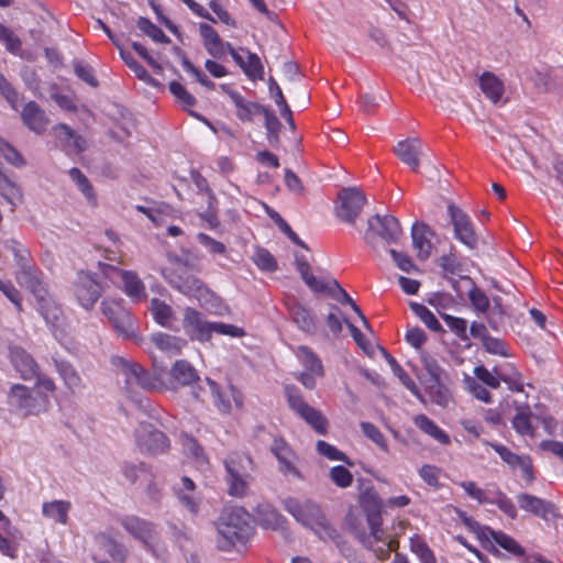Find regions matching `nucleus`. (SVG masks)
Here are the masks:
<instances>
[{
    "label": "nucleus",
    "instance_id": "aec40b11",
    "mask_svg": "<svg viewBox=\"0 0 563 563\" xmlns=\"http://www.w3.org/2000/svg\"><path fill=\"white\" fill-rule=\"evenodd\" d=\"M271 451L278 460L279 471L283 474L292 475L298 479L303 478L302 474L295 465L297 459L296 453L283 438L278 437L273 440Z\"/></svg>",
    "mask_w": 563,
    "mask_h": 563
},
{
    "label": "nucleus",
    "instance_id": "393cba45",
    "mask_svg": "<svg viewBox=\"0 0 563 563\" xmlns=\"http://www.w3.org/2000/svg\"><path fill=\"white\" fill-rule=\"evenodd\" d=\"M517 500L520 509L537 517L548 519L550 516H555L554 505L545 499L522 493L517 496Z\"/></svg>",
    "mask_w": 563,
    "mask_h": 563
},
{
    "label": "nucleus",
    "instance_id": "bf43d9fd",
    "mask_svg": "<svg viewBox=\"0 0 563 563\" xmlns=\"http://www.w3.org/2000/svg\"><path fill=\"white\" fill-rule=\"evenodd\" d=\"M468 299L476 312L485 314L489 310L492 300L487 297L485 291L477 286H473L468 290Z\"/></svg>",
    "mask_w": 563,
    "mask_h": 563
},
{
    "label": "nucleus",
    "instance_id": "69168bd1",
    "mask_svg": "<svg viewBox=\"0 0 563 563\" xmlns=\"http://www.w3.org/2000/svg\"><path fill=\"white\" fill-rule=\"evenodd\" d=\"M0 43H2L7 51L10 53H18L21 49V40L14 34V32L0 23Z\"/></svg>",
    "mask_w": 563,
    "mask_h": 563
},
{
    "label": "nucleus",
    "instance_id": "0e129e2a",
    "mask_svg": "<svg viewBox=\"0 0 563 563\" xmlns=\"http://www.w3.org/2000/svg\"><path fill=\"white\" fill-rule=\"evenodd\" d=\"M440 317L445 322L450 331H452L459 339H467V321L464 318L454 317L448 313H440Z\"/></svg>",
    "mask_w": 563,
    "mask_h": 563
},
{
    "label": "nucleus",
    "instance_id": "39448f33",
    "mask_svg": "<svg viewBox=\"0 0 563 563\" xmlns=\"http://www.w3.org/2000/svg\"><path fill=\"white\" fill-rule=\"evenodd\" d=\"M111 362L112 365L120 369V373L124 377V390L129 397L132 398L135 387L145 391L159 389V378L151 374L150 371L140 363L122 356H114Z\"/></svg>",
    "mask_w": 563,
    "mask_h": 563
},
{
    "label": "nucleus",
    "instance_id": "58836bf2",
    "mask_svg": "<svg viewBox=\"0 0 563 563\" xmlns=\"http://www.w3.org/2000/svg\"><path fill=\"white\" fill-rule=\"evenodd\" d=\"M122 474L131 484L136 483L140 476H143L148 482V494L154 498L153 475L144 463L125 462L122 465Z\"/></svg>",
    "mask_w": 563,
    "mask_h": 563
},
{
    "label": "nucleus",
    "instance_id": "6e6552de",
    "mask_svg": "<svg viewBox=\"0 0 563 563\" xmlns=\"http://www.w3.org/2000/svg\"><path fill=\"white\" fill-rule=\"evenodd\" d=\"M401 236L402 229L399 220L395 216L375 214L367 220V229L364 239L373 249H376L378 239L387 244H393L397 243Z\"/></svg>",
    "mask_w": 563,
    "mask_h": 563
},
{
    "label": "nucleus",
    "instance_id": "473e14b6",
    "mask_svg": "<svg viewBox=\"0 0 563 563\" xmlns=\"http://www.w3.org/2000/svg\"><path fill=\"white\" fill-rule=\"evenodd\" d=\"M413 423L421 432L428 434L440 444L449 445L451 443L449 434L428 416L423 413L415 416Z\"/></svg>",
    "mask_w": 563,
    "mask_h": 563
},
{
    "label": "nucleus",
    "instance_id": "cd10ccee",
    "mask_svg": "<svg viewBox=\"0 0 563 563\" xmlns=\"http://www.w3.org/2000/svg\"><path fill=\"white\" fill-rule=\"evenodd\" d=\"M433 233L430 228L422 223L416 222L411 228L412 246L417 251L420 260H427L432 252L431 238Z\"/></svg>",
    "mask_w": 563,
    "mask_h": 563
},
{
    "label": "nucleus",
    "instance_id": "a18cd8bd",
    "mask_svg": "<svg viewBox=\"0 0 563 563\" xmlns=\"http://www.w3.org/2000/svg\"><path fill=\"white\" fill-rule=\"evenodd\" d=\"M531 418L532 412L529 406L519 408L512 419V428L520 435L534 437V428Z\"/></svg>",
    "mask_w": 563,
    "mask_h": 563
},
{
    "label": "nucleus",
    "instance_id": "f3484780",
    "mask_svg": "<svg viewBox=\"0 0 563 563\" xmlns=\"http://www.w3.org/2000/svg\"><path fill=\"white\" fill-rule=\"evenodd\" d=\"M103 273H114L122 280V290L132 301H141L146 299V287L139 274L134 271L121 269L112 265H104Z\"/></svg>",
    "mask_w": 563,
    "mask_h": 563
},
{
    "label": "nucleus",
    "instance_id": "a878e982",
    "mask_svg": "<svg viewBox=\"0 0 563 563\" xmlns=\"http://www.w3.org/2000/svg\"><path fill=\"white\" fill-rule=\"evenodd\" d=\"M395 154L397 157L408 166L412 168V170L417 172L419 169L420 159L419 156L421 154V142L419 139L409 137L402 141H399L395 146Z\"/></svg>",
    "mask_w": 563,
    "mask_h": 563
},
{
    "label": "nucleus",
    "instance_id": "dca6fc26",
    "mask_svg": "<svg viewBox=\"0 0 563 563\" xmlns=\"http://www.w3.org/2000/svg\"><path fill=\"white\" fill-rule=\"evenodd\" d=\"M183 328L191 341L207 342L211 339L212 322L205 320L202 313L195 308L184 310Z\"/></svg>",
    "mask_w": 563,
    "mask_h": 563
},
{
    "label": "nucleus",
    "instance_id": "49530a36",
    "mask_svg": "<svg viewBox=\"0 0 563 563\" xmlns=\"http://www.w3.org/2000/svg\"><path fill=\"white\" fill-rule=\"evenodd\" d=\"M183 487L176 490V495L179 501L194 515H196L199 510V503L194 498V496L188 493H192L195 490V483L191 478L184 476L181 478Z\"/></svg>",
    "mask_w": 563,
    "mask_h": 563
},
{
    "label": "nucleus",
    "instance_id": "20e7f679",
    "mask_svg": "<svg viewBox=\"0 0 563 563\" xmlns=\"http://www.w3.org/2000/svg\"><path fill=\"white\" fill-rule=\"evenodd\" d=\"M360 507L366 517V521L368 528L371 530V536H367L365 532L357 533L358 540L366 548H372L374 541L380 542L385 539V531L383 529V518H382V508L383 501L379 497L378 493L374 488H366L360 494L358 498Z\"/></svg>",
    "mask_w": 563,
    "mask_h": 563
},
{
    "label": "nucleus",
    "instance_id": "72a5a7b5",
    "mask_svg": "<svg viewBox=\"0 0 563 563\" xmlns=\"http://www.w3.org/2000/svg\"><path fill=\"white\" fill-rule=\"evenodd\" d=\"M170 377L181 386L192 385L200 379L196 368L186 360H177L173 364Z\"/></svg>",
    "mask_w": 563,
    "mask_h": 563
},
{
    "label": "nucleus",
    "instance_id": "ddd939ff",
    "mask_svg": "<svg viewBox=\"0 0 563 563\" xmlns=\"http://www.w3.org/2000/svg\"><path fill=\"white\" fill-rule=\"evenodd\" d=\"M101 284L89 273L79 272L74 283V292L78 303L85 310H91L102 295Z\"/></svg>",
    "mask_w": 563,
    "mask_h": 563
},
{
    "label": "nucleus",
    "instance_id": "ea45409f",
    "mask_svg": "<svg viewBox=\"0 0 563 563\" xmlns=\"http://www.w3.org/2000/svg\"><path fill=\"white\" fill-rule=\"evenodd\" d=\"M485 317L493 330L498 331L504 327L509 314L499 296L493 297L489 310L485 313Z\"/></svg>",
    "mask_w": 563,
    "mask_h": 563
},
{
    "label": "nucleus",
    "instance_id": "c85d7f7f",
    "mask_svg": "<svg viewBox=\"0 0 563 563\" xmlns=\"http://www.w3.org/2000/svg\"><path fill=\"white\" fill-rule=\"evenodd\" d=\"M95 542L111 556L117 563H125L129 551L126 547L117 541L107 532H98L95 534Z\"/></svg>",
    "mask_w": 563,
    "mask_h": 563
},
{
    "label": "nucleus",
    "instance_id": "c9c22d12",
    "mask_svg": "<svg viewBox=\"0 0 563 563\" xmlns=\"http://www.w3.org/2000/svg\"><path fill=\"white\" fill-rule=\"evenodd\" d=\"M228 472L227 482L229 485V494L235 497H242L246 493L247 484L243 474L236 468V460L230 457L225 461Z\"/></svg>",
    "mask_w": 563,
    "mask_h": 563
},
{
    "label": "nucleus",
    "instance_id": "6e6d98bb",
    "mask_svg": "<svg viewBox=\"0 0 563 563\" xmlns=\"http://www.w3.org/2000/svg\"><path fill=\"white\" fill-rule=\"evenodd\" d=\"M0 156L14 167H23L25 159L21 153L2 136H0Z\"/></svg>",
    "mask_w": 563,
    "mask_h": 563
},
{
    "label": "nucleus",
    "instance_id": "b1692460",
    "mask_svg": "<svg viewBox=\"0 0 563 563\" xmlns=\"http://www.w3.org/2000/svg\"><path fill=\"white\" fill-rule=\"evenodd\" d=\"M54 367L65 387L75 394L85 388V383L76 367L67 360L53 356Z\"/></svg>",
    "mask_w": 563,
    "mask_h": 563
},
{
    "label": "nucleus",
    "instance_id": "bb28decb",
    "mask_svg": "<svg viewBox=\"0 0 563 563\" xmlns=\"http://www.w3.org/2000/svg\"><path fill=\"white\" fill-rule=\"evenodd\" d=\"M227 92L235 107L238 119L242 122H252L255 115H261L264 111V106L245 99L240 92L230 89Z\"/></svg>",
    "mask_w": 563,
    "mask_h": 563
},
{
    "label": "nucleus",
    "instance_id": "774afa93",
    "mask_svg": "<svg viewBox=\"0 0 563 563\" xmlns=\"http://www.w3.org/2000/svg\"><path fill=\"white\" fill-rule=\"evenodd\" d=\"M0 93L8 101L10 107L16 111L20 102V93L2 74H0Z\"/></svg>",
    "mask_w": 563,
    "mask_h": 563
},
{
    "label": "nucleus",
    "instance_id": "423d86ee",
    "mask_svg": "<svg viewBox=\"0 0 563 563\" xmlns=\"http://www.w3.org/2000/svg\"><path fill=\"white\" fill-rule=\"evenodd\" d=\"M8 404L16 412L24 417L38 416L46 412L51 406L49 397L37 390L34 391L26 385L14 384L8 393Z\"/></svg>",
    "mask_w": 563,
    "mask_h": 563
},
{
    "label": "nucleus",
    "instance_id": "f03ea898",
    "mask_svg": "<svg viewBox=\"0 0 563 563\" xmlns=\"http://www.w3.org/2000/svg\"><path fill=\"white\" fill-rule=\"evenodd\" d=\"M284 508L296 521L309 528L320 540L336 545L341 543V533L314 501L309 499L300 501L290 497L284 500Z\"/></svg>",
    "mask_w": 563,
    "mask_h": 563
},
{
    "label": "nucleus",
    "instance_id": "2f4dec72",
    "mask_svg": "<svg viewBox=\"0 0 563 563\" xmlns=\"http://www.w3.org/2000/svg\"><path fill=\"white\" fill-rule=\"evenodd\" d=\"M169 91L177 100H179L183 103L184 108L189 113V115L203 122L208 126H211V123L206 117L190 109L197 103V100L180 82L170 81Z\"/></svg>",
    "mask_w": 563,
    "mask_h": 563
},
{
    "label": "nucleus",
    "instance_id": "3c124183",
    "mask_svg": "<svg viewBox=\"0 0 563 563\" xmlns=\"http://www.w3.org/2000/svg\"><path fill=\"white\" fill-rule=\"evenodd\" d=\"M151 312L155 322L162 327H167L173 317L172 307L158 298L151 300Z\"/></svg>",
    "mask_w": 563,
    "mask_h": 563
},
{
    "label": "nucleus",
    "instance_id": "79ce46f5",
    "mask_svg": "<svg viewBox=\"0 0 563 563\" xmlns=\"http://www.w3.org/2000/svg\"><path fill=\"white\" fill-rule=\"evenodd\" d=\"M257 518L261 527L276 530L285 523V518L269 505H261L257 508Z\"/></svg>",
    "mask_w": 563,
    "mask_h": 563
},
{
    "label": "nucleus",
    "instance_id": "864d4df0",
    "mask_svg": "<svg viewBox=\"0 0 563 563\" xmlns=\"http://www.w3.org/2000/svg\"><path fill=\"white\" fill-rule=\"evenodd\" d=\"M411 310L432 331H442V327L433 312L429 310L424 305L418 302L410 303Z\"/></svg>",
    "mask_w": 563,
    "mask_h": 563
},
{
    "label": "nucleus",
    "instance_id": "f704fd0d",
    "mask_svg": "<svg viewBox=\"0 0 563 563\" xmlns=\"http://www.w3.org/2000/svg\"><path fill=\"white\" fill-rule=\"evenodd\" d=\"M289 312L292 321L306 333H317L318 325L317 320L312 316L309 309L303 307L301 303L295 302L290 306Z\"/></svg>",
    "mask_w": 563,
    "mask_h": 563
},
{
    "label": "nucleus",
    "instance_id": "5fc2aeb1",
    "mask_svg": "<svg viewBox=\"0 0 563 563\" xmlns=\"http://www.w3.org/2000/svg\"><path fill=\"white\" fill-rule=\"evenodd\" d=\"M243 73L253 81L264 78V66L261 58L255 53L247 52V59L245 60Z\"/></svg>",
    "mask_w": 563,
    "mask_h": 563
},
{
    "label": "nucleus",
    "instance_id": "4468645a",
    "mask_svg": "<svg viewBox=\"0 0 563 563\" xmlns=\"http://www.w3.org/2000/svg\"><path fill=\"white\" fill-rule=\"evenodd\" d=\"M448 212L453 225L454 238L473 250L477 246V235L471 218L454 203L448 206Z\"/></svg>",
    "mask_w": 563,
    "mask_h": 563
},
{
    "label": "nucleus",
    "instance_id": "9d476101",
    "mask_svg": "<svg viewBox=\"0 0 563 563\" xmlns=\"http://www.w3.org/2000/svg\"><path fill=\"white\" fill-rule=\"evenodd\" d=\"M101 310L120 335L137 339L135 322L122 300L104 299L101 302Z\"/></svg>",
    "mask_w": 563,
    "mask_h": 563
},
{
    "label": "nucleus",
    "instance_id": "de8ad7c7",
    "mask_svg": "<svg viewBox=\"0 0 563 563\" xmlns=\"http://www.w3.org/2000/svg\"><path fill=\"white\" fill-rule=\"evenodd\" d=\"M386 360L391 368V372L395 376L399 378V380L402 383V385L411 391L415 396H417L419 399H422V396L419 391V388L415 380L408 375V373L402 368V366L397 362V360L385 352Z\"/></svg>",
    "mask_w": 563,
    "mask_h": 563
},
{
    "label": "nucleus",
    "instance_id": "e2e57ef3",
    "mask_svg": "<svg viewBox=\"0 0 563 563\" xmlns=\"http://www.w3.org/2000/svg\"><path fill=\"white\" fill-rule=\"evenodd\" d=\"M361 429L365 437L371 439L380 450L388 452V442L382 431L372 422H361Z\"/></svg>",
    "mask_w": 563,
    "mask_h": 563
},
{
    "label": "nucleus",
    "instance_id": "603ef678",
    "mask_svg": "<svg viewBox=\"0 0 563 563\" xmlns=\"http://www.w3.org/2000/svg\"><path fill=\"white\" fill-rule=\"evenodd\" d=\"M137 27L157 43H169V37L163 32L161 27L154 24L150 19L141 16L136 21Z\"/></svg>",
    "mask_w": 563,
    "mask_h": 563
},
{
    "label": "nucleus",
    "instance_id": "2eb2a0df",
    "mask_svg": "<svg viewBox=\"0 0 563 563\" xmlns=\"http://www.w3.org/2000/svg\"><path fill=\"white\" fill-rule=\"evenodd\" d=\"M340 205L336 216L342 221L353 224L366 203L365 194L357 188H343L339 194Z\"/></svg>",
    "mask_w": 563,
    "mask_h": 563
},
{
    "label": "nucleus",
    "instance_id": "6ab92c4d",
    "mask_svg": "<svg viewBox=\"0 0 563 563\" xmlns=\"http://www.w3.org/2000/svg\"><path fill=\"white\" fill-rule=\"evenodd\" d=\"M55 139L66 154H81L87 148L86 140L66 123H57L52 129Z\"/></svg>",
    "mask_w": 563,
    "mask_h": 563
},
{
    "label": "nucleus",
    "instance_id": "c03bdc74",
    "mask_svg": "<svg viewBox=\"0 0 563 563\" xmlns=\"http://www.w3.org/2000/svg\"><path fill=\"white\" fill-rule=\"evenodd\" d=\"M174 287L177 288L180 292L187 296L196 297L199 300L203 294H210L209 289L203 285V283L195 276L179 278V280L174 284Z\"/></svg>",
    "mask_w": 563,
    "mask_h": 563
},
{
    "label": "nucleus",
    "instance_id": "37998d69",
    "mask_svg": "<svg viewBox=\"0 0 563 563\" xmlns=\"http://www.w3.org/2000/svg\"><path fill=\"white\" fill-rule=\"evenodd\" d=\"M409 549L420 563H437L434 552L420 534L416 533L409 538Z\"/></svg>",
    "mask_w": 563,
    "mask_h": 563
},
{
    "label": "nucleus",
    "instance_id": "412c9836",
    "mask_svg": "<svg viewBox=\"0 0 563 563\" xmlns=\"http://www.w3.org/2000/svg\"><path fill=\"white\" fill-rule=\"evenodd\" d=\"M16 280L34 295L37 302L51 295L47 285L43 280L42 273L33 265H23L21 271L16 273Z\"/></svg>",
    "mask_w": 563,
    "mask_h": 563
},
{
    "label": "nucleus",
    "instance_id": "e433bc0d",
    "mask_svg": "<svg viewBox=\"0 0 563 563\" xmlns=\"http://www.w3.org/2000/svg\"><path fill=\"white\" fill-rule=\"evenodd\" d=\"M70 508L71 504L68 500H52L43 504L42 514L56 523L67 525Z\"/></svg>",
    "mask_w": 563,
    "mask_h": 563
},
{
    "label": "nucleus",
    "instance_id": "5701e85b",
    "mask_svg": "<svg viewBox=\"0 0 563 563\" xmlns=\"http://www.w3.org/2000/svg\"><path fill=\"white\" fill-rule=\"evenodd\" d=\"M199 34L202 40L203 47L210 56L216 59H221L225 56L227 49L230 47L231 43L224 42L213 26L207 23H201L199 25Z\"/></svg>",
    "mask_w": 563,
    "mask_h": 563
},
{
    "label": "nucleus",
    "instance_id": "7ed1b4c3",
    "mask_svg": "<svg viewBox=\"0 0 563 563\" xmlns=\"http://www.w3.org/2000/svg\"><path fill=\"white\" fill-rule=\"evenodd\" d=\"M124 531L133 539L140 541L144 549L157 560L168 559V548L159 538L157 526L136 515H123L118 519Z\"/></svg>",
    "mask_w": 563,
    "mask_h": 563
},
{
    "label": "nucleus",
    "instance_id": "a211bd4d",
    "mask_svg": "<svg viewBox=\"0 0 563 563\" xmlns=\"http://www.w3.org/2000/svg\"><path fill=\"white\" fill-rule=\"evenodd\" d=\"M20 118L23 125L36 135H43L47 131L49 118L45 110L34 100L23 104Z\"/></svg>",
    "mask_w": 563,
    "mask_h": 563
},
{
    "label": "nucleus",
    "instance_id": "4be33fe9",
    "mask_svg": "<svg viewBox=\"0 0 563 563\" xmlns=\"http://www.w3.org/2000/svg\"><path fill=\"white\" fill-rule=\"evenodd\" d=\"M10 361L23 380H32L41 369L34 357L21 346L10 347Z\"/></svg>",
    "mask_w": 563,
    "mask_h": 563
},
{
    "label": "nucleus",
    "instance_id": "0eeeda50",
    "mask_svg": "<svg viewBox=\"0 0 563 563\" xmlns=\"http://www.w3.org/2000/svg\"><path fill=\"white\" fill-rule=\"evenodd\" d=\"M284 389L289 408L318 434L325 435L329 429V421L325 416L305 400L297 386L286 385Z\"/></svg>",
    "mask_w": 563,
    "mask_h": 563
},
{
    "label": "nucleus",
    "instance_id": "a19ab883",
    "mask_svg": "<svg viewBox=\"0 0 563 563\" xmlns=\"http://www.w3.org/2000/svg\"><path fill=\"white\" fill-rule=\"evenodd\" d=\"M68 175L87 201L92 206H97V195L88 177L77 167H71L68 170Z\"/></svg>",
    "mask_w": 563,
    "mask_h": 563
},
{
    "label": "nucleus",
    "instance_id": "052dcab7",
    "mask_svg": "<svg viewBox=\"0 0 563 563\" xmlns=\"http://www.w3.org/2000/svg\"><path fill=\"white\" fill-rule=\"evenodd\" d=\"M441 468L431 465V464H423L419 470L418 474L420 478L431 488L439 489L441 487L440 484V477H441Z\"/></svg>",
    "mask_w": 563,
    "mask_h": 563
},
{
    "label": "nucleus",
    "instance_id": "338daca9",
    "mask_svg": "<svg viewBox=\"0 0 563 563\" xmlns=\"http://www.w3.org/2000/svg\"><path fill=\"white\" fill-rule=\"evenodd\" d=\"M330 478L340 488L350 487L353 483V474L343 465L333 466Z\"/></svg>",
    "mask_w": 563,
    "mask_h": 563
},
{
    "label": "nucleus",
    "instance_id": "c756f323",
    "mask_svg": "<svg viewBox=\"0 0 563 563\" xmlns=\"http://www.w3.org/2000/svg\"><path fill=\"white\" fill-rule=\"evenodd\" d=\"M478 84L482 92L493 103L500 101L505 93L503 80L492 71H484L478 78Z\"/></svg>",
    "mask_w": 563,
    "mask_h": 563
},
{
    "label": "nucleus",
    "instance_id": "1a4fd4ad",
    "mask_svg": "<svg viewBox=\"0 0 563 563\" xmlns=\"http://www.w3.org/2000/svg\"><path fill=\"white\" fill-rule=\"evenodd\" d=\"M459 485L470 498L475 499L479 505H496L509 518L515 519L517 517L515 504L497 486L494 489L484 490L473 481H463Z\"/></svg>",
    "mask_w": 563,
    "mask_h": 563
},
{
    "label": "nucleus",
    "instance_id": "13d9d810",
    "mask_svg": "<svg viewBox=\"0 0 563 563\" xmlns=\"http://www.w3.org/2000/svg\"><path fill=\"white\" fill-rule=\"evenodd\" d=\"M316 448L320 455L327 457L330 461H341L349 465H353L344 452L340 451L336 446L323 440L317 441Z\"/></svg>",
    "mask_w": 563,
    "mask_h": 563
},
{
    "label": "nucleus",
    "instance_id": "09e8293b",
    "mask_svg": "<svg viewBox=\"0 0 563 563\" xmlns=\"http://www.w3.org/2000/svg\"><path fill=\"white\" fill-rule=\"evenodd\" d=\"M333 288L330 290V296L338 300L341 303L350 305L351 308L356 312V314L362 320L364 327L366 329H371L368 320L362 312L361 308L356 305V302L350 297V295L340 286L336 279H332Z\"/></svg>",
    "mask_w": 563,
    "mask_h": 563
},
{
    "label": "nucleus",
    "instance_id": "9b49d317",
    "mask_svg": "<svg viewBox=\"0 0 563 563\" xmlns=\"http://www.w3.org/2000/svg\"><path fill=\"white\" fill-rule=\"evenodd\" d=\"M135 442L142 453L162 454L169 449V440L164 432L151 423H140L135 430Z\"/></svg>",
    "mask_w": 563,
    "mask_h": 563
},
{
    "label": "nucleus",
    "instance_id": "680f3d73",
    "mask_svg": "<svg viewBox=\"0 0 563 563\" xmlns=\"http://www.w3.org/2000/svg\"><path fill=\"white\" fill-rule=\"evenodd\" d=\"M253 262L261 271L265 272H275L278 267L273 254L263 247H258L255 251Z\"/></svg>",
    "mask_w": 563,
    "mask_h": 563
},
{
    "label": "nucleus",
    "instance_id": "f8f14e48",
    "mask_svg": "<svg viewBox=\"0 0 563 563\" xmlns=\"http://www.w3.org/2000/svg\"><path fill=\"white\" fill-rule=\"evenodd\" d=\"M37 311L49 327L54 336L63 341L67 336V322L62 306L48 295L37 302Z\"/></svg>",
    "mask_w": 563,
    "mask_h": 563
},
{
    "label": "nucleus",
    "instance_id": "7c9ffc66",
    "mask_svg": "<svg viewBox=\"0 0 563 563\" xmlns=\"http://www.w3.org/2000/svg\"><path fill=\"white\" fill-rule=\"evenodd\" d=\"M151 341L156 349L166 353L168 356L179 355L187 342L185 339L168 333L153 334Z\"/></svg>",
    "mask_w": 563,
    "mask_h": 563
},
{
    "label": "nucleus",
    "instance_id": "4d7b16f0",
    "mask_svg": "<svg viewBox=\"0 0 563 563\" xmlns=\"http://www.w3.org/2000/svg\"><path fill=\"white\" fill-rule=\"evenodd\" d=\"M120 56L139 79L147 84H152L154 81L148 71L133 57L130 52L120 48Z\"/></svg>",
    "mask_w": 563,
    "mask_h": 563
},
{
    "label": "nucleus",
    "instance_id": "4c0bfd02",
    "mask_svg": "<svg viewBox=\"0 0 563 563\" xmlns=\"http://www.w3.org/2000/svg\"><path fill=\"white\" fill-rule=\"evenodd\" d=\"M295 354L306 372H311L319 377L324 376V367L321 358L309 346H297Z\"/></svg>",
    "mask_w": 563,
    "mask_h": 563
},
{
    "label": "nucleus",
    "instance_id": "f257e3e1",
    "mask_svg": "<svg viewBox=\"0 0 563 563\" xmlns=\"http://www.w3.org/2000/svg\"><path fill=\"white\" fill-rule=\"evenodd\" d=\"M218 548L231 551L236 545L245 547L254 536L252 517L242 507H225L217 520Z\"/></svg>",
    "mask_w": 563,
    "mask_h": 563
},
{
    "label": "nucleus",
    "instance_id": "8fccbe9b",
    "mask_svg": "<svg viewBox=\"0 0 563 563\" xmlns=\"http://www.w3.org/2000/svg\"><path fill=\"white\" fill-rule=\"evenodd\" d=\"M492 540L515 556H525V549L510 536L503 531L490 530Z\"/></svg>",
    "mask_w": 563,
    "mask_h": 563
}]
</instances>
